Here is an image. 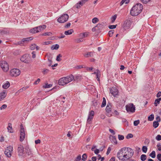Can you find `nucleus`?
<instances>
[{
  "instance_id": "f257e3e1",
  "label": "nucleus",
  "mask_w": 161,
  "mask_h": 161,
  "mask_svg": "<svg viewBox=\"0 0 161 161\" xmlns=\"http://www.w3.org/2000/svg\"><path fill=\"white\" fill-rule=\"evenodd\" d=\"M134 153V151L131 148L123 147L119 151L117 156L119 160L125 161L129 159L133 156Z\"/></svg>"
},
{
  "instance_id": "f03ea898",
  "label": "nucleus",
  "mask_w": 161,
  "mask_h": 161,
  "mask_svg": "<svg viewBox=\"0 0 161 161\" xmlns=\"http://www.w3.org/2000/svg\"><path fill=\"white\" fill-rule=\"evenodd\" d=\"M143 9V6L140 3H137L134 5L130 10L131 15L136 16L138 15Z\"/></svg>"
},
{
  "instance_id": "7ed1b4c3",
  "label": "nucleus",
  "mask_w": 161,
  "mask_h": 161,
  "mask_svg": "<svg viewBox=\"0 0 161 161\" xmlns=\"http://www.w3.org/2000/svg\"><path fill=\"white\" fill-rule=\"evenodd\" d=\"M74 78V76L72 75L62 78L59 80L58 84L59 85L64 86L73 80Z\"/></svg>"
},
{
  "instance_id": "20e7f679",
  "label": "nucleus",
  "mask_w": 161,
  "mask_h": 161,
  "mask_svg": "<svg viewBox=\"0 0 161 161\" xmlns=\"http://www.w3.org/2000/svg\"><path fill=\"white\" fill-rule=\"evenodd\" d=\"M13 150V147L12 146H9L7 147L4 151V153L7 157H11L12 154Z\"/></svg>"
},
{
  "instance_id": "39448f33",
  "label": "nucleus",
  "mask_w": 161,
  "mask_h": 161,
  "mask_svg": "<svg viewBox=\"0 0 161 161\" xmlns=\"http://www.w3.org/2000/svg\"><path fill=\"white\" fill-rule=\"evenodd\" d=\"M131 21L130 19H127L124 22L122 27L125 30H126L130 28L131 25Z\"/></svg>"
},
{
  "instance_id": "423d86ee",
  "label": "nucleus",
  "mask_w": 161,
  "mask_h": 161,
  "mask_svg": "<svg viewBox=\"0 0 161 161\" xmlns=\"http://www.w3.org/2000/svg\"><path fill=\"white\" fill-rule=\"evenodd\" d=\"M69 18V16L67 14H64L59 17L57 21L60 23H64L67 21Z\"/></svg>"
},
{
  "instance_id": "0eeeda50",
  "label": "nucleus",
  "mask_w": 161,
  "mask_h": 161,
  "mask_svg": "<svg viewBox=\"0 0 161 161\" xmlns=\"http://www.w3.org/2000/svg\"><path fill=\"white\" fill-rule=\"evenodd\" d=\"M20 141L22 142L25 138V134L24 127L22 124L20 125Z\"/></svg>"
},
{
  "instance_id": "6e6552de",
  "label": "nucleus",
  "mask_w": 161,
  "mask_h": 161,
  "mask_svg": "<svg viewBox=\"0 0 161 161\" xmlns=\"http://www.w3.org/2000/svg\"><path fill=\"white\" fill-rule=\"evenodd\" d=\"M126 110L128 112L134 113L135 110V107L132 103L126 106Z\"/></svg>"
},
{
  "instance_id": "1a4fd4ad",
  "label": "nucleus",
  "mask_w": 161,
  "mask_h": 161,
  "mask_svg": "<svg viewBox=\"0 0 161 161\" xmlns=\"http://www.w3.org/2000/svg\"><path fill=\"white\" fill-rule=\"evenodd\" d=\"M20 73V70L17 69H12L10 72V75L12 76L16 77L19 75Z\"/></svg>"
},
{
  "instance_id": "9d476101",
  "label": "nucleus",
  "mask_w": 161,
  "mask_h": 161,
  "mask_svg": "<svg viewBox=\"0 0 161 161\" xmlns=\"http://www.w3.org/2000/svg\"><path fill=\"white\" fill-rule=\"evenodd\" d=\"M1 66L5 72L7 71L9 69V66L8 63L4 61H3L0 62Z\"/></svg>"
},
{
  "instance_id": "9b49d317",
  "label": "nucleus",
  "mask_w": 161,
  "mask_h": 161,
  "mask_svg": "<svg viewBox=\"0 0 161 161\" xmlns=\"http://www.w3.org/2000/svg\"><path fill=\"white\" fill-rule=\"evenodd\" d=\"M20 60L21 61L27 64H29L31 62L28 55L27 54L23 55L21 58Z\"/></svg>"
},
{
  "instance_id": "f8f14e48",
  "label": "nucleus",
  "mask_w": 161,
  "mask_h": 161,
  "mask_svg": "<svg viewBox=\"0 0 161 161\" xmlns=\"http://www.w3.org/2000/svg\"><path fill=\"white\" fill-rule=\"evenodd\" d=\"M111 107L110 103L108 104L105 109L106 112V115L109 117H110L112 116Z\"/></svg>"
},
{
  "instance_id": "ddd939ff",
  "label": "nucleus",
  "mask_w": 161,
  "mask_h": 161,
  "mask_svg": "<svg viewBox=\"0 0 161 161\" xmlns=\"http://www.w3.org/2000/svg\"><path fill=\"white\" fill-rule=\"evenodd\" d=\"M17 151L19 155L21 156L24 153V147L21 145H19L17 148Z\"/></svg>"
},
{
  "instance_id": "4468645a",
  "label": "nucleus",
  "mask_w": 161,
  "mask_h": 161,
  "mask_svg": "<svg viewBox=\"0 0 161 161\" xmlns=\"http://www.w3.org/2000/svg\"><path fill=\"white\" fill-rule=\"evenodd\" d=\"M110 93L114 96L117 95L118 93V91L117 89L115 87H113L110 90Z\"/></svg>"
},
{
  "instance_id": "2eb2a0df",
  "label": "nucleus",
  "mask_w": 161,
  "mask_h": 161,
  "mask_svg": "<svg viewBox=\"0 0 161 161\" xmlns=\"http://www.w3.org/2000/svg\"><path fill=\"white\" fill-rule=\"evenodd\" d=\"M88 1V0H81L78 3L76 4L75 5L76 8H79L81 6H83L84 4Z\"/></svg>"
},
{
  "instance_id": "dca6fc26",
  "label": "nucleus",
  "mask_w": 161,
  "mask_h": 161,
  "mask_svg": "<svg viewBox=\"0 0 161 161\" xmlns=\"http://www.w3.org/2000/svg\"><path fill=\"white\" fill-rule=\"evenodd\" d=\"M94 111L92 110L89 113L88 117L87 119L88 123H90V122L94 116Z\"/></svg>"
},
{
  "instance_id": "f3484780",
  "label": "nucleus",
  "mask_w": 161,
  "mask_h": 161,
  "mask_svg": "<svg viewBox=\"0 0 161 161\" xmlns=\"http://www.w3.org/2000/svg\"><path fill=\"white\" fill-rule=\"evenodd\" d=\"M46 27V26L45 25H40L38 27H36V29L37 30V33L38 32L41 31H42L45 29Z\"/></svg>"
},
{
  "instance_id": "a211bd4d",
  "label": "nucleus",
  "mask_w": 161,
  "mask_h": 161,
  "mask_svg": "<svg viewBox=\"0 0 161 161\" xmlns=\"http://www.w3.org/2000/svg\"><path fill=\"white\" fill-rule=\"evenodd\" d=\"M83 55L86 58L92 57L93 56V52H87L84 53Z\"/></svg>"
},
{
  "instance_id": "6ab92c4d",
  "label": "nucleus",
  "mask_w": 161,
  "mask_h": 161,
  "mask_svg": "<svg viewBox=\"0 0 161 161\" xmlns=\"http://www.w3.org/2000/svg\"><path fill=\"white\" fill-rule=\"evenodd\" d=\"M89 34L88 32H83L81 33L79 35V37L82 39L85 37H86Z\"/></svg>"
},
{
  "instance_id": "aec40b11",
  "label": "nucleus",
  "mask_w": 161,
  "mask_h": 161,
  "mask_svg": "<svg viewBox=\"0 0 161 161\" xmlns=\"http://www.w3.org/2000/svg\"><path fill=\"white\" fill-rule=\"evenodd\" d=\"M104 25V23L103 22H102L101 23H98L96 25V27H97V29L99 30L103 28Z\"/></svg>"
},
{
  "instance_id": "412c9836",
  "label": "nucleus",
  "mask_w": 161,
  "mask_h": 161,
  "mask_svg": "<svg viewBox=\"0 0 161 161\" xmlns=\"http://www.w3.org/2000/svg\"><path fill=\"white\" fill-rule=\"evenodd\" d=\"M36 48L37 50H38L39 49V47L37 46L35 44H32L30 46V48L31 50H33Z\"/></svg>"
},
{
  "instance_id": "4be33fe9",
  "label": "nucleus",
  "mask_w": 161,
  "mask_h": 161,
  "mask_svg": "<svg viewBox=\"0 0 161 161\" xmlns=\"http://www.w3.org/2000/svg\"><path fill=\"white\" fill-rule=\"evenodd\" d=\"M6 96V93L5 92L0 93V101L4 99Z\"/></svg>"
},
{
  "instance_id": "5701e85b",
  "label": "nucleus",
  "mask_w": 161,
  "mask_h": 161,
  "mask_svg": "<svg viewBox=\"0 0 161 161\" xmlns=\"http://www.w3.org/2000/svg\"><path fill=\"white\" fill-rule=\"evenodd\" d=\"M7 129L8 131V132L10 133L13 132L12 130L13 129L12 126V124L10 123H9L8 124V126L7 127Z\"/></svg>"
},
{
  "instance_id": "b1692460",
  "label": "nucleus",
  "mask_w": 161,
  "mask_h": 161,
  "mask_svg": "<svg viewBox=\"0 0 161 161\" xmlns=\"http://www.w3.org/2000/svg\"><path fill=\"white\" fill-rule=\"evenodd\" d=\"M110 139L111 140V141L112 142H114V143L115 144L117 143V142L115 137L113 136H110Z\"/></svg>"
},
{
  "instance_id": "393cba45",
  "label": "nucleus",
  "mask_w": 161,
  "mask_h": 161,
  "mask_svg": "<svg viewBox=\"0 0 161 161\" xmlns=\"http://www.w3.org/2000/svg\"><path fill=\"white\" fill-rule=\"evenodd\" d=\"M33 39V38L32 37H29L26 38H23L22 39L23 42H24V43H25V42H28L29 41H30Z\"/></svg>"
},
{
  "instance_id": "a878e982",
  "label": "nucleus",
  "mask_w": 161,
  "mask_h": 161,
  "mask_svg": "<svg viewBox=\"0 0 161 161\" xmlns=\"http://www.w3.org/2000/svg\"><path fill=\"white\" fill-rule=\"evenodd\" d=\"M10 86V84L9 82L7 81L3 85V87L5 89L8 88Z\"/></svg>"
},
{
  "instance_id": "bb28decb",
  "label": "nucleus",
  "mask_w": 161,
  "mask_h": 161,
  "mask_svg": "<svg viewBox=\"0 0 161 161\" xmlns=\"http://www.w3.org/2000/svg\"><path fill=\"white\" fill-rule=\"evenodd\" d=\"M101 73L100 71L98 69H97V73L96 75V78L97 80L98 81H100V77Z\"/></svg>"
},
{
  "instance_id": "cd10ccee",
  "label": "nucleus",
  "mask_w": 161,
  "mask_h": 161,
  "mask_svg": "<svg viewBox=\"0 0 161 161\" xmlns=\"http://www.w3.org/2000/svg\"><path fill=\"white\" fill-rule=\"evenodd\" d=\"M74 32L73 29H71L64 32V34L66 35H70L72 33Z\"/></svg>"
},
{
  "instance_id": "c85d7f7f",
  "label": "nucleus",
  "mask_w": 161,
  "mask_h": 161,
  "mask_svg": "<svg viewBox=\"0 0 161 161\" xmlns=\"http://www.w3.org/2000/svg\"><path fill=\"white\" fill-rule=\"evenodd\" d=\"M59 47V45L58 44H56L54 45H53L51 47V49L52 50H57Z\"/></svg>"
},
{
  "instance_id": "c756f323",
  "label": "nucleus",
  "mask_w": 161,
  "mask_h": 161,
  "mask_svg": "<svg viewBox=\"0 0 161 161\" xmlns=\"http://www.w3.org/2000/svg\"><path fill=\"white\" fill-rule=\"evenodd\" d=\"M141 159L142 161H145L147 158L146 155L145 154H142L141 156Z\"/></svg>"
},
{
  "instance_id": "7c9ffc66",
  "label": "nucleus",
  "mask_w": 161,
  "mask_h": 161,
  "mask_svg": "<svg viewBox=\"0 0 161 161\" xmlns=\"http://www.w3.org/2000/svg\"><path fill=\"white\" fill-rule=\"evenodd\" d=\"M87 155L86 153H84L83 154L82 156V160L83 161H86L87 158Z\"/></svg>"
},
{
  "instance_id": "2f4dec72",
  "label": "nucleus",
  "mask_w": 161,
  "mask_h": 161,
  "mask_svg": "<svg viewBox=\"0 0 161 161\" xmlns=\"http://www.w3.org/2000/svg\"><path fill=\"white\" fill-rule=\"evenodd\" d=\"M150 156L151 157L153 158H154L156 157V154L155 151H153L151 153L149 154Z\"/></svg>"
},
{
  "instance_id": "473e14b6",
  "label": "nucleus",
  "mask_w": 161,
  "mask_h": 161,
  "mask_svg": "<svg viewBox=\"0 0 161 161\" xmlns=\"http://www.w3.org/2000/svg\"><path fill=\"white\" fill-rule=\"evenodd\" d=\"M159 124L158 121H154L153 123V126L154 128H156L158 126Z\"/></svg>"
},
{
  "instance_id": "72a5a7b5",
  "label": "nucleus",
  "mask_w": 161,
  "mask_h": 161,
  "mask_svg": "<svg viewBox=\"0 0 161 161\" xmlns=\"http://www.w3.org/2000/svg\"><path fill=\"white\" fill-rule=\"evenodd\" d=\"M106 100L104 97H103V102L101 105V107H103L106 106Z\"/></svg>"
},
{
  "instance_id": "f704fd0d",
  "label": "nucleus",
  "mask_w": 161,
  "mask_h": 161,
  "mask_svg": "<svg viewBox=\"0 0 161 161\" xmlns=\"http://www.w3.org/2000/svg\"><path fill=\"white\" fill-rule=\"evenodd\" d=\"M37 30L36 29V28L35 27L31 29L30 30V32L31 33H37Z\"/></svg>"
},
{
  "instance_id": "c9c22d12",
  "label": "nucleus",
  "mask_w": 161,
  "mask_h": 161,
  "mask_svg": "<svg viewBox=\"0 0 161 161\" xmlns=\"http://www.w3.org/2000/svg\"><path fill=\"white\" fill-rule=\"evenodd\" d=\"M154 119V115L153 114L150 115L149 116H148V120L149 121H152Z\"/></svg>"
},
{
  "instance_id": "e433bc0d",
  "label": "nucleus",
  "mask_w": 161,
  "mask_h": 161,
  "mask_svg": "<svg viewBox=\"0 0 161 161\" xmlns=\"http://www.w3.org/2000/svg\"><path fill=\"white\" fill-rule=\"evenodd\" d=\"M62 57V55L60 54H59L57 55V57L56 60L59 62L61 61L62 59L61 58H61Z\"/></svg>"
},
{
  "instance_id": "4c0bfd02",
  "label": "nucleus",
  "mask_w": 161,
  "mask_h": 161,
  "mask_svg": "<svg viewBox=\"0 0 161 161\" xmlns=\"http://www.w3.org/2000/svg\"><path fill=\"white\" fill-rule=\"evenodd\" d=\"M117 18V15L116 14L113 16L111 19L112 23H114Z\"/></svg>"
},
{
  "instance_id": "58836bf2",
  "label": "nucleus",
  "mask_w": 161,
  "mask_h": 161,
  "mask_svg": "<svg viewBox=\"0 0 161 161\" xmlns=\"http://www.w3.org/2000/svg\"><path fill=\"white\" fill-rule=\"evenodd\" d=\"M52 85L51 84H48V83H46L45 84V85L43 86V87L44 88H50L52 86Z\"/></svg>"
},
{
  "instance_id": "ea45409f",
  "label": "nucleus",
  "mask_w": 161,
  "mask_h": 161,
  "mask_svg": "<svg viewBox=\"0 0 161 161\" xmlns=\"http://www.w3.org/2000/svg\"><path fill=\"white\" fill-rule=\"evenodd\" d=\"M147 150V147L146 146H143L142 147V150L143 152L146 153Z\"/></svg>"
},
{
  "instance_id": "a19ab883",
  "label": "nucleus",
  "mask_w": 161,
  "mask_h": 161,
  "mask_svg": "<svg viewBox=\"0 0 161 161\" xmlns=\"http://www.w3.org/2000/svg\"><path fill=\"white\" fill-rule=\"evenodd\" d=\"M98 19L97 18H93L92 19V22L94 24H95L98 22Z\"/></svg>"
},
{
  "instance_id": "79ce46f5",
  "label": "nucleus",
  "mask_w": 161,
  "mask_h": 161,
  "mask_svg": "<svg viewBox=\"0 0 161 161\" xmlns=\"http://www.w3.org/2000/svg\"><path fill=\"white\" fill-rule=\"evenodd\" d=\"M81 159V156L80 155H79L76 158L74 161H80Z\"/></svg>"
},
{
  "instance_id": "37998d69",
  "label": "nucleus",
  "mask_w": 161,
  "mask_h": 161,
  "mask_svg": "<svg viewBox=\"0 0 161 161\" xmlns=\"http://www.w3.org/2000/svg\"><path fill=\"white\" fill-rule=\"evenodd\" d=\"M117 25H110L108 26V28L111 29H115L117 26Z\"/></svg>"
},
{
  "instance_id": "c03bdc74",
  "label": "nucleus",
  "mask_w": 161,
  "mask_h": 161,
  "mask_svg": "<svg viewBox=\"0 0 161 161\" xmlns=\"http://www.w3.org/2000/svg\"><path fill=\"white\" fill-rule=\"evenodd\" d=\"M140 123V121L139 120H137L135 121L134 122V125L135 126H137Z\"/></svg>"
},
{
  "instance_id": "a18cd8bd",
  "label": "nucleus",
  "mask_w": 161,
  "mask_h": 161,
  "mask_svg": "<svg viewBox=\"0 0 161 161\" xmlns=\"http://www.w3.org/2000/svg\"><path fill=\"white\" fill-rule=\"evenodd\" d=\"M52 35V33L51 32H45L43 33L42 34V36H51Z\"/></svg>"
},
{
  "instance_id": "49530a36",
  "label": "nucleus",
  "mask_w": 161,
  "mask_h": 161,
  "mask_svg": "<svg viewBox=\"0 0 161 161\" xmlns=\"http://www.w3.org/2000/svg\"><path fill=\"white\" fill-rule=\"evenodd\" d=\"M75 41V42L76 43H79L80 42H82L83 41V40L82 38H78L76 39Z\"/></svg>"
},
{
  "instance_id": "de8ad7c7",
  "label": "nucleus",
  "mask_w": 161,
  "mask_h": 161,
  "mask_svg": "<svg viewBox=\"0 0 161 161\" xmlns=\"http://www.w3.org/2000/svg\"><path fill=\"white\" fill-rule=\"evenodd\" d=\"M118 139L119 140H121L124 138V136L123 135H119L118 136Z\"/></svg>"
},
{
  "instance_id": "09e8293b",
  "label": "nucleus",
  "mask_w": 161,
  "mask_h": 161,
  "mask_svg": "<svg viewBox=\"0 0 161 161\" xmlns=\"http://www.w3.org/2000/svg\"><path fill=\"white\" fill-rule=\"evenodd\" d=\"M160 101L158 100V98L156 99L154 103L155 105L156 106H157L158 104L159 103Z\"/></svg>"
},
{
  "instance_id": "8fccbe9b",
  "label": "nucleus",
  "mask_w": 161,
  "mask_h": 161,
  "mask_svg": "<svg viewBox=\"0 0 161 161\" xmlns=\"http://www.w3.org/2000/svg\"><path fill=\"white\" fill-rule=\"evenodd\" d=\"M151 0H141V1L144 4H147L150 2Z\"/></svg>"
},
{
  "instance_id": "3c124183",
  "label": "nucleus",
  "mask_w": 161,
  "mask_h": 161,
  "mask_svg": "<svg viewBox=\"0 0 161 161\" xmlns=\"http://www.w3.org/2000/svg\"><path fill=\"white\" fill-rule=\"evenodd\" d=\"M156 139L158 141L161 140V136L160 135H158L156 137Z\"/></svg>"
},
{
  "instance_id": "603ef678",
  "label": "nucleus",
  "mask_w": 161,
  "mask_h": 161,
  "mask_svg": "<svg viewBox=\"0 0 161 161\" xmlns=\"http://www.w3.org/2000/svg\"><path fill=\"white\" fill-rule=\"evenodd\" d=\"M133 137V135L131 134H128L126 136L127 139L131 138Z\"/></svg>"
},
{
  "instance_id": "864d4df0",
  "label": "nucleus",
  "mask_w": 161,
  "mask_h": 161,
  "mask_svg": "<svg viewBox=\"0 0 161 161\" xmlns=\"http://www.w3.org/2000/svg\"><path fill=\"white\" fill-rule=\"evenodd\" d=\"M7 106L6 104L3 105L1 107H0V109L2 110L3 109H5L6 108Z\"/></svg>"
},
{
  "instance_id": "5fc2aeb1",
  "label": "nucleus",
  "mask_w": 161,
  "mask_h": 161,
  "mask_svg": "<svg viewBox=\"0 0 161 161\" xmlns=\"http://www.w3.org/2000/svg\"><path fill=\"white\" fill-rule=\"evenodd\" d=\"M114 33V30H111L109 31L108 35L110 37H111L112 36Z\"/></svg>"
},
{
  "instance_id": "6e6d98bb",
  "label": "nucleus",
  "mask_w": 161,
  "mask_h": 161,
  "mask_svg": "<svg viewBox=\"0 0 161 161\" xmlns=\"http://www.w3.org/2000/svg\"><path fill=\"white\" fill-rule=\"evenodd\" d=\"M157 158L158 160L161 161V154L159 153L157 155Z\"/></svg>"
},
{
  "instance_id": "4d7b16f0",
  "label": "nucleus",
  "mask_w": 161,
  "mask_h": 161,
  "mask_svg": "<svg viewBox=\"0 0 161 161\" xmlns=\"http://www.w3.org/2000/svg\"><path fill=\"white\" fill-rule=\"evenodd\" d=\"M48 71L49 70L47 69H44L43 70L42 73L44 74H45L47 73Z\"/></svg>"
},
{
  "instance_id": "13d9d810",
  "label": "nucleus",
  "mask_w": 161,
  "mask_h": 161,
  "mask_svg": "<svg viewBox=\"0 0 161 161\" xmlns=\"http://www.w3.org/2000/svg\"><path fill=\"white\" fill-rule=\"evenodd\" d=\"M157 146L158 147V150L159 151H161V145H160V143H158Z\"/></svg>"
},
{
  "instance_id": "bf43d9fd",
  "label": "nucleus",
  "mask_w": 161,
  "mask_h": 161,
  "mask_svg": "<svg viewBox=\"0 0 161 161\" xmlns=\"http://www.w3.org/2000/svg\"><path fill=\"white\" fill-rule=\"evenodd\" d=\"M74 78L73 80H78V79H80V77L78 76H75L74 77Z\"/></svg>"
},
{
  "instance_id": "052dcab7",
  "label": "nucleus",
  "mask_w": 161,
  "mask_h": 161,
  "mask_svg": "<svg viewBox=\"0 0 161 161\" xmlns=\"http://www.w3.org/2000/svg\"><path fill=\"white\" fill-rule=\"evenodd\" d=\"M93 151L95 154H97L99 153V149H96L94 150Z\"/></svg>"
},
{
  "instance_id": "680f3d73",
  "label": "nucleus",
  "mask_w": 161,
  "mask_h": 161,
  "mask_svg": "<svg viewBox=\"0 0 161 161\" xmlns=\"http://www.w3.org/2000/svg\"><path fill=\"white\" fill-rule=\"evenodd\" d=\"M31 54H32V58H35L36 57V52L35 51H33Z\"/></svg>"
},
{
  "instance_id": "e2e57ef3",
  "label": "nucleus",
  "mask_w": 161,
  "mask_h": 161,
  "mask_svg": "<svg viewBox=\"0 0 161 161\" xmlns=\"http://www.w3.org/2000/svg\"><path fill=\"white\" fill-rule=\"evenodd\" d=\"M156 120H157L156 121H158V122H159L160 121H161V119H160V117L159 116H158L156 117Z\"/></svg>"
},
{
  "instance_id": "0e129e2a",
  "label": "nucleus",
  "mask_w": 161,
  "mask_h": 161,
  "mask_svg": "<svg viewBox=\"0 0 161 161\" xmlns=\"http://www.w3.org/2000/svg\"><path fill=\"white\" fill-rule=\"evenodd\" d=\"M6 33V32L3 30H0V34L3 35L5 34Z\"/></svg>"
},
{
  "instance_id": "69168bd1",
  "label": "nucleus",
  "mask_w": 161,
  "mask_h": 161,
  "mask_svg": "<svg viewBox=\"0 0 161 161\" xmlns=\"http://www.w3.org/2000/svg\"><path fill=\"white\" fill-rule=\"evenodd\" d=\"M48 61L49 62V64L48 66H50L52 65V60L51 59H48Z\"/></svg>"
},
{
  "instance_id": "338daca9",
  "label": "nucleus",
  "mask_w": 161,
  "mask_h": 161,
  "mask_svg": "<svg viewBox=\"0 0 161 161\" xmlns=\"http://www.w3.org/2000/svg\"><path fill=\"white\" fill-rule=\"evenodd\" d=\"M24 43V42H23L22 39V40L21 41H19L17 42V43L18 45H21L22 44H23Z\"/></svg>"
},
{
  "instance_id": "774afa93",
  "label": "nucleus",
  "mask_w": 161,
  "mask_h": 161,
  "mask_svg": "<svg viewBox=\"0 0 161 161\" xmlns=\"http://www.w3.org/2000/svg\"><path fill=\"white\" fill-rule=\"evenodd\" d=\"M40 81V79H38L36 80L34 83V84L35 85L37 84Z\"/></svg>"
}]
</instances>
